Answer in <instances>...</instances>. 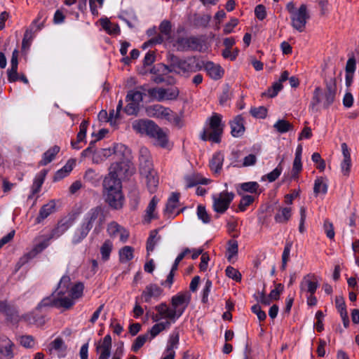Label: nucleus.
<instances>
[{"label":"nucleus","instance_id":"nucleus-3","mask_svg":"<svg viewBox=\"0 0 359 359\" xmlns=\"http://www.w3.org/2000/svg\"><path fill=\"white\" fill-rule=\"evenodd\" d=\"M67 229V226L65 225V224H59L52 231L50 234L41 235L36 237L34 240V245L33 248L20 259L18 262L20 267L24 266L32 259L35 257L39 253L44 250L50 245V241L51 239L58 238Z\"/></svg>","mask_w":359,"mask_h":359},{"label":"nucleus","instance_id":"nucleus-1","mask_svg":"<svg viewBox=\"0 0 359 359\" xmlns=\"http://www.w3.org/2000/svg\"><path fill=\"white\" fill-rule=\"evenodd\" d=\"M83 290L82 283L72 282L69 276H63L53 296L44 298L38 305L37 309L53 306L68 310L83 296Z\"/></svg>","mask_w":359,"mask_h":359},{"label":"nucleus","instance_id":"nucleus-45","mask_svg":"<svg viewBox=\"0 0 359 359\" xmlns=\"http://www.w3.org/2000/svg\"><path fill=\"white\" fill-rule=\"evenodd\" d=\"M59 151L60 147L57 146H54L48 149L46 152L44 153L40 164L42 165H46L51 162L54 159L56 154L59 152Z\"/></svg>","mask_w":359,"mask_h":359},{"label":"nucleus","instance_id":"nucleus-43","mask_svg":"<svg viewBox=\"0 0 359 359\" xmlns=\"http://www.w3.org/2000/svg\"><path fill=\"white\" fill-rule=\"evenodd\" d=\"M55 204L53 201H50L48 203L44 205L39 211V215L37 217L38 222H41V220L46 218L49 216L55 210Z\"/></svg>","mask_w":359,"mask_h":359},{"label":"nucleus","instance_id":"nucleus-24","mask_svg":"<svg viewBox=\"0 0 359 359\" xmlns=\"http://www.w3.org/2000/svg\"><path fill=\"white\" fill-rule=\"evenodd\" d=\"M156 128L155 130H153L152 134L149 137L154 139L155 144L161 147H165L168 144V135L157 125H156Z\"/></svg>","mask_w":359,"mask_h":359},{"label":"nucleus","instance_id":"nucleus-13","mask_svg":"<svg viewBox=\"0 0 359 359\" xmlns=\"http://www.w3.org/2000/svg\"><path fill=\"white\" fill-rule=\"evenodd\" d=\"M147 115L150 117L171 121L175 117V113L167 107L160 104H154L147 107Z\"/></svg>","mask_w":359,"mask_h":359},{"label":"nucleus","instance_id":"nucleus-64","mask_svg":"<svg viewBox=\"0 0 359 359\" xmlns=\"http://www.w3.org/2000/svg\"><path fill=\"white\" fill-rule=\"evenodd\" d=\"M283 290V285L280 283H278L276 285L275 288L271 291L269 293V298L272 300H277L280 297V293Z\"/></svg>","mask_w":359,"mask_h":359},{"label":"nucleus","instance_id":"nucleus-42","mask_svg":"<svg viewBox=\"0 0 359 359\" xmlns=\"http://www.w3.org/2000/svg\"><path fill=\"white\" fill-rule=\"evenodd\" d=\"M238 254V243L236 241L231 240L228 243V247L226 252V257L228 260L233 262Z\"/></svg>","mask_w":359,"mask_h":359},{"label":"nucleus","instance_id":"nucleus-39","mask_svg":"<svg viewBox=\"0 0 359 359\" xmlns=\"http://www.w3.org/2000/svg\"><path fill=\"white\" fill-rule=\"evenodd\" d=\"M283 161L280 162V163L271 172H269L266 175H264L262 177V181H268L269 182H273L276 180L283 172V167L281 165V163Z\"/></svg>","mask_w":359,"mask_h":359},{"label":"nucleus","instance_id":"nucleus-26","mask_svg":"<svg viewBox=\"0 0 359 359\" xmlns=\"http://www.w3.org/2000/svg\"><path fill=\"white\" fill-rule=\"evenodd\" d=\"M205 69L208 74L213 79L217 80L220 79L224 74L222 68L217 64L212 62H208L205 65Z\"/></svg>","mask_w":359,"mask_h":359},{"label":"nucleus","instance_id":"nucleus-50","mask_svg":"<svg viewBox=\"0 0 359 359\" xmlns=\"http://www.w3.org/2000/svg\"><path fill=\"white\" fill-rule=\"evenodd\" d=\"M143 99V93L140 90H130L126 97V100H132L140 105Z\"/></svg>","mask_w":359,"mask_h":359},{"label":"nucleus","instance_id":"nucleus-44","mask_svg":"<svg viewBox=\"0 0 359 359\" xmlns=\"http://www.w3.org/2000/svg\"><path fill=\"white\" fill-rule=\"evenodd\" d=\"M134 249L130 246H124L119 250V259L121 262H128L133 259Z\"/></svg>","mask_w":359,"mask_h":359},{"label":"nucleus","instance_id":"nucleus-61","mask_svg":"<svg viewBox=\"0 0 359 359\" xmlns=\"http://www.w3.org/2000/svg\"><path fill=\"white\" fill-rule=\"evenodd\" d=\"M335 304H336L337 311L340 313V316H341V315L345 316V314L347 313L346 309V304H345L344 300L342 297H337L335 299Z\"/></svg>","mask_w":359,"mask_h":359},{"label":"nucleus","instance_id":"nucleus-12","mask_svg":"<svg viewBox=\"0 0 359 359\" xmlns=\"http://www.w3.org/2000/svg\"><path fill=\"white\" fill-rule=\"evenodd\" d=\"M148 93L152 98L158 102L176 100L179 95V90L175 87L168 88H151L149 90Z\"/></svg>","mask_w":359,"mask_h":359},{"label":"nucleus","instance_id":"nucleus-7","mask_svg":"<svg viewBox=\"0 0 359 359\" xmlns=\"http://www.w3.org/2000/svg\"><path fill=\"white\" fill-rule=\"evenodd\" d=\"M334 97L335 92L331 87H327L325 90L316 87L313 91L311 107L313 110H317L319 105L327 108L334 102Z\"/></svg>","mask_w":359,"mask_h":359},{"label":"nucleus","instance_id":"nucleus-22","mask_svg":"<svg viewBox=\"0 0 359 359\" xmlns=\"http://www.w3.org/2000/svg\"><path fill=\"white\" fill-rule=\"evenodd\" d=\"M0 312L4 313L7 318L11 322H18L20 320L16 309L6 301L0 302Z\"/></svg>","mask_w":359,"mask_h":359},{"label":"nucleus","instance_id":"nucleus-10","mask_svg":"<svg viewBox=\"0 0 359 359\" xmlns=\"http://www.w3.org/2000/svg\"><path fill=\"white\" fill-rule=\"evenodd\" d=\"M191 298V294L188 291L178 292L172 297L170 301L171 306L178 318L183 314L188 307Z\"/></svg>","mask_w":359,"mask_h":359},{"label":"nucleus","instance_id":"nucleus-14","mask_svg":"<svg viewBox=\"0 0 359 359\" xmlns=\"http://www.w3.org/2000/svg\"><path fill=\"white\" fill-rule=\"evenodd\" d=\"M111 337L109 334H107L102 339H100L95 344L98 359L109 358L111 355Z\"/></svg>","mask_w":359,"mask_h":359},{"label":"nucleus","instance_id":"nucleus-36","mask_svg":"<svg viewBox=\"0 0 359 359\" xmlns=\"http://www.w3.org/2000/svg\"><path fill=\"white\" fill-rule=\"evenodd\" d=\"M93 144V142H91L90 143V146L88 148H86V149H84L81 152V156L83 157H87L90 154H93L92 159H93V163H101L102 161H103L105 159L103 157V156L101 155L100 150L96 151H93V147H92Z\"/></svg>","mask_w":359,"mask_h":359},{"label":"nucleus","instance_id":"nucleus-30","mask_svg":"<svg viewBox=\"0 0 359 359\" xmlns=\"http://www.w3.org/2000/svg\"><path fill=\"white\" fill-rule=\"evenodd\" d=\"M0 353L8 358L13 357V343L9 339L6 337H1L0 339Z\"/></svg>","mask_w":359,"mask_h":359},{"label":"nucleus","instance_id":"nucleus-40","mask_svg":"<svg viewBox=\"0 0 359 359\" xmlns=\"http://www.w3.org/2000/svg\"><path fill=\"white\" fill-rule=\"evenodd\" d=\"M170 327L169 322H158L154 325L150 329L148 335H150L151 339H154L156 337L160 332L163 330H165Z\"/></svg>","mask_w":359,"mask_h":359},{"label":"nucleus","instance_id":"nucleus-55","mask_svg":"<svg viewBox=\"0 0 359 359\" xmlns=\"http://www.w3.org/2000/svg\"><path fill=\"white\" fill-rule=\"evenodd\" d=\"M22 318L30 324H35L37 326H41L45 323L44 318L42 316H33L32 313L27 314Z\"/></svg>","mask_w":359,"mask_h":359},{"label":"nucleus","instance_id":"nucleus-18","mask_svg":"<svg viewBox=\"0 0 359 359\" xmlns=\"http://www.w3.org/2000/svg\"><path fill=\"white\" fill-rule=\"evenodd\" d=\"M140 173L146 178V183L149 192L154 193L158 184L156 172L152 169V167H142L140 170Z\"/></svg>","mask_w":359,"mask_h":359},{"label":"nucleus","instance_id":"nucleus-2","mask_svg":"<svg viewBox=\"0 0 359 359\" xmlns=\"http://www.w3.org/2000/svg\"><path fill=\"white\" fill-rule=\"evenodd\" d=\"M119 167L120 163H112L109 169V175L103 182L105 201L111 208L116 210L121 209L124 204L121 182L118 178L117 169Z\"/></svg>","mask_w":359,"mask_h":359},{"label":"nucleus","instance_id":"nucleus-25","mask_svg":"<svg viewBox=\"0 0 359 359\" xmlns=\"http://www.w3.org/2000/svg\"><path fill=\"white\" fill-rule=\"evenodd\" d=\"M231 133L235 137H241L245 132L244 121L241 116H237L230 123Z\"/></svg>","mask_w":359,"mask_h":359},{"label":"nucleus","instance_id":"nucleus-52","mask_svg":"<svg viewBox=\"0 0 359 359\" xmlns=\"http://www.w3.org/2000/svg\"><path fill=\"white\" fill-rule=\"evenodd\" d=\"M355 69H356V60L353 56H351L347 60L346 65V68H345L347 79H348L351 76H353Z\"/></svg>","mask_w":359,"mask_h":359},{"label":"nucleus","instance_id":"nucleus-20","mask_svg":"<svg viewBox=\"0 0 359 359\" xmlns=\"http://www.w3.org/2000/svg\"><path fill=\"white\" fill-rule=\"evenodd\" d=\"M318 287V280L313 275H307L305 276L300 285L302 291L314 294Z\"/></svg>","mask_w":359,"mask_h":359},{"label":"nucleus","instance_id":"nucleus-28","mask_svg":"<svg viewBox=\"0 0 359 359\" xmlns=\"http://www.w3.org/2000/svg\"><path fill=\"white\" fill-rule=\"evenodd\" d=\"M184 182L187 188L193 187L198 184H207L209 180L206 178L203 177L201 175L197 173L187 175L184 177Z\"/></svg>","mask_w":359,"mask_h":359},{"label":"nucleus","instance_id":"nucleus-41","mask_svg":"<svg viewBox=\"0 0 359 359\" xmlns=\"http://www.w3.org/2000/svg\"><path fill=\"white\" fill-rule=\"evenodd\" d=\"M140 169L144 168L152 167L150 161V153L147 148L141 147L140 149Z\"/></svg>","mask_w":359,"mask_h":359},{"label":"nucleus","instance_id":"nucleus-49","mask_svg":"<svg viewBox=\"0 0 359 359\" xmlns=\"http://www.w3.org/2000/svg\"><path fill=\"white\" fill-rule=\"evenodd\" d=\"M46 175V172L43 171V172H41L39 175L36 176L32 187V195H35L40 191L41 187L44 182Z\"/></svg>","mask_w":359,"mask_h":359},{"label":"nucleus","instance_id":"nucleus-46","mask_svg":"<svg viewBox=\"0 0 359 359\" xmlns=\"http://www.w3.org/2000/svg\"><path fill=\"white\" fill-rule=\"evenodd\" d=\"M101 25L109 34H116L120 32V28L117 24L111 22L107 19L101 20Z\"/></svg>","mask_w":359,"mask_h":359},{"label":"nucleus","instance_id":"nucleus-4","mask_svg":"<svg viewBox=\"0 0 359 359\" xmlns=\"http://www.w3.org/2000/svg\"><path fill=\"white\" fill-rule=\"evenodd\" d=\"M222 116L215 113L206 122L201 137L204 141H211L219 143L221 141V136L224 130V123L222 121Z\"/></svg>","mask_w":359,"mask_h":359},{"label":"nucleus","instance_id":"nucleus-35","mask_svg":"<svg viewBox=\"0 0 359 359\" xmlns=\"http://www.w3.org/2000/svg\"><path fill=\"white\" fill-rule=\"evenodd\" d=\"M328 185L327 181L323 177H318L315 180L313 186V192L316 196L320 194L325 195L327 191Z\"/></svg>","mask_w":359,"mask_h":359},{"label":"nucleus","instance_id":"nucleus-54","mask_svg":"<svg viewBox=\"0 0 359 359\" xmlns=\"http://www.w3.org/2000/svg\"><path fill=\"white\" fill-rule=\"evenodd\" d=\"M197 216L205 224H208L210 222V216L207 212L205 206L202 205H198L197 207Z\"/></svg>","mask_w":359,"mask_h":359},{"label":"nucleus","instance_id":"nucleus-62","mask_svg":"<svg viewBox=\"0 0 359 359\" xmlns=\"http://www.w3.org/2000/svg\"><path fill=\"white\" fill-rule=\"evenodd\" d=\"M302 169V159L294 158L292 165V177L295 179Z\"/></svg>","mask_w":359,"mask_h":359},{"label":"nucleus","instance_id":"nucleus-37","mask_svg":"<svg viewBox=\"0 0 359 359\" xmlns=\"http://www.w3.org/2000/svg\"><path fill=\"white\" fill-rule=\"evenodd\" d=\"M179 341L180 332L178 330L175 329L169 336L165 350L175 351V349L177 348L178 347Z\"/></svg>","mask_w":359,"mask_h":359},{"label":"nucleus","instance_id":"nucleus-16","mask_svg":"<svg viewBox=\"0 0 359 359\" xmlns=\"http://www.w3.org/2000/svg\"><path fill=\"white\" fill-rule=\"evenodd\" d=\"M107 231L111 238L119 237L122 243H126L129 238L128 231L116 222H111L108 224Z\"/></svg>","mask_w":359,"mask_h":359},{"label":"nucleus","instance_id":"nucleus-15","mask_svg":"<svg viewBox=\"0 0 359 359\" xmlns=\"http://www.w3.org/2000/svg\"><path fill=\"white\" fill-rule=\"evenodd\" d=\"M163 289L156 284H149L143 290L141 299L144 302H151L153 300L157 301L163 296Z\"/></svg>","mask_w":359,"mask_h":359},{"label":"nucleus","instance_id":"nucleus-53","mask_svg":"<svg viewBox=\"0 0 359 359\" xmlns=\"http://www.w3.org/2000/svg\"><path fill=\"white\" fill-rule=\"evenodd\" d=\"M241 196L242 197L238 205V208L241 211L243 212L254 202L255 197L252 195L242 194Z\"/></svg>","mask_w":359,"mask_h":359},{"label":"nucleus","instance_id":"nucleus-8","mask_svg":"<svg viewBox=\"0 0 359 359\" xmlns=\"http://www.w3.org/2000/svg\"><path fill=\"white\" fill-rule=\"evenodd\" d=\"M234 197L235 194L233 192H229L227 191L213 194L212 199L214 211L219 214L224 213L229 208Z\"/></svg>","mask_w":359,"mask_h":359},{"label":"nucleus","instance_id":"nucleus-11","mask_svg":"<svg viewBox=\"0 0 359 359\" xmlns=\"http://www.w3.org/2000/svg\"><path fill=\"white\" fill-rule=\"evenodd\" d=\"M105 222L104 210L101 206L91 208L83 217V223L90 229L94 224L101 227Z\"/></svg>","mask_w":359,"mask_h":359},{"label":"nucleus","instance_id":"nucleus-9","mask_svg":"<svg viewBox=\"0 0 359 359\" xmlns=\"http://www.w3.org/2000/svg\"><path fill=\"white\" fill-rule=\"evenodd\" d=\"M156 313L151 316V319L154 322H169L170 325L174 323L179 318L172 310V306L169 307L166 303H161L154 307Z\"/></svg>","mask_w":359,"mask_h":359},{"label":"nucleus","instance_id":"nucleus-60","mask_svg":"<svg viewBox=\"0 0 359 359\" xmlns=\"http://www.w3.org/2000/svg\"><path fill=\"white\" fill-rule=\"evenodd\" d=\"M251 114L259 118H264L267 115V109L264 107H255L250 110Z\"/></svg>","mask_w":359,"mask_h":359},{"label":"nucleus","instance_id":"nucleus-51","mask_svg":"<svg viewBox=\"0 0 359 359\" xmlns=\"http://www.w3.org/2000/svg\"><path fill=\"white\" fill-rule=\"evenodd\" d=\"M113 248V243L109 240H106L100 248V253L104 260H107Z\"/></svg>","mask_w":359,"mask_h":359},{"label":"nucleus","instance_id":"nucleus-38","mask_svg":"<svg viewBox=\"0 0 359 359\" xmlns=\"http://www.w3.org/2000/svg\"><path fill=\"white\" fill-rule=\"evenodd\" d=\"M90 230V229L82 222L79 228L75 231L72 238V242L74 243H78L81 242L84 238L86 237Z\"/></svg>","mask_w":359,"mask_h":359},{"label":"nucleus","instance_id":"nucleus-31","mask_svg":"<svg viewBox=\"0 0 359 359\" xmlns=\"http://www.w3.org/2000/svg\"><path fill=\"white\" fill-rule=\"evenodd\" d=\"M159 200L156 196H154L152 199L150 201L147 210L146 214L144 217V219L147 222H150L151 219L156 218V213L155 212L156 208L158 203Z\"/></svg>","mask_w":359,"mask_h":359},{"label":"nucleus","instance_id":"nucleus-19","mask_svg":"<svg viewBox=\"0 0 359 359\" xmlns=\"http://www.w3.org/2000/svg\"><path fill=\"white\" fill-rule=\"evenodd\" d=\"M180 206V194L177 193H172L168 200L166 207L165 209V214L168 215L169 217H174L179 215L183 211V209L177 211L176 209Z\"/></svg>","mask_w":359,"mask_h":359},{"label":"nucleus","instance_id":"nucleus-58","mask_svg":"<svg viewBox=\"0 0 359 359\" xmlns=\"http://www.w3.org/2000/svg\"><path fill=\"white\" fill-rule=\"evenodd\" d=\"M127 104L125 107V111L128 115L136 114L139 110V104L132 100H126Z\"/></svg>","mask_w":359,"mask_h":359},{"label":"nucleus","instance_id":"nucleus-21","mask_svg":"<svg viewBox=\"0 0 359 359\" xmlns=\"http://www.w3.org/2000/svg\"><path fill=\"white\" fill-rule=\"evenodd\" d=\"M289 79V73L287 71H284L278 81L275 82L271 88H269L266 92L262 93V95H266L269 97H273L276 96L279 91L283 88L282 83L287 81Z\"/></svg>","mask_w":359,"mask_h":359},{"label":"nucleus","instance_id":"nucleus-33","mask_svg":"<svg viewBox=\"0 0 359 359\" xmlns=\"http://www.w3.org/2000/svg\"><path fill=\"white\" fill-rule=\"evenodd\" d=\"M161 240V236L158 235V230H152L147 241V250L148 253H150L154 250L156 245Z\"/></svg>","mask_w":359,"mask_h":359},{"label":"nucleus","instance_id":"nucleus-47","mask_svg":"<svg viewBox=\"0 0 359 359\" xmlns=\"http://www.w3.org/2000/svg\"><path fill=\"white\" fill-rule=\"evenodd\" d=\"M126 148L123 144H117L114 147V149L107 148V149H100V154L103 156L104 159H107L108 157L111 156L112 154L114 155V156H117L118 151H123L126 150Z\"/></svg>","mask_w":359,"mask_h":359},{"label":"nucleus","instance_id":"nucleus-17","mask_svg":"<svg viewBox=\"0 0 359 359\" xmlns=\"http://www.w3.org/2000/svg\"><path fill=\"white\" fill-rule=\"evenodd\" d=\"M155 123L150 120L139 119L135 120L132 123L133 129L140 135L150 136L153 130L156 128Z\"/></svg>","mask_w":359,"mask_h":359},{"label":"nucleus","instance_id":"nucleus-57","mask_svg":"<svg viewBox=\"0 0 359 359\" xmlns=\"http://www.w3.org/2000/svg\"><path fill=\"white\" fill-rule=\"evenodd\" d=\"M323 229L328 238L331 240L334 239L335 233L334 230L333 224L328 219H325L324 221Z\"/></svg>","mask_w":359,"mask_h":359},{"label":"nucleus","instance_id":"nucleus-27","mask_svg":"<svg viewBox=\"0 0 359 359\" xmlns=\"http://www.w3.org/2000/svg\"><path fill=\"white\" fill-rule=\"evenodd\" d=\"M75 165L76 160L69 159L61 169L56 172L54 175L53 180L55 182L60 181L64 177H67L73 170Z\"/></svg>","mask_w":359,"mask_h":359},{"label":"nucleus","instance_id":"nucleus-63","mask_svg":"<svg viewBox=\"0 0 359 359\" xmlns=\"http://www.w3.org/2000/svg\"><path fill=\"white\" fill-rule=\"evenodd\" d=\"M238 24V20L235 18H231L229 22H227L224 27L223 32L225 34H230L233 32V29Z\"/></svg>","mask_w":359,"mask_h":359},{"label":"nucleus","instance_id":"nucleus-48","mask_svg":"<svg viewBox=\"0 0 359 359\" xmlns=\"http://www.w3.org/2000/svg\"><path fill=\"white\" fill-rule=\"evenodd\" d=\"M273 128L278 133H285L292 129V125L285 119H279L274 123Z\"/></svg>","mask_w":359,"mask_h":359},{"label":"nucleus","instance_id":"nucleus-5","mask_svg":"<svg viewBox=\"0 0 359 359\" xmlns=\"http://www.w3.org/2000/svg\"><path fill=\"white\" fill-rule=\"evenodd\" d=\"M286 10L290 13L292 27L299 32H304L309 17L306 6L302 4L297 8L294 2L290 1L286 5Z\"/></svg>","mask_w":359,"mask_h":359},{"label":"nucleus","instance_id":"nucleus-32","mask_svg":"<svg viewBox=\"0 0 359 359\" xmlns=\"http://www.w3.org/2000/svg\"><path fill=\"white\" fill-rule=\"evenodd\" d=\"M50 354H60L65 350V344L61 338H56L48 346Z\"/></svg>","mask_w":359,"mask_h":359},{"label":"nucleus","instance_id":"nucleus-23","mask_svg":"<svg viewBox=\"0 0 359 359\" xmlns=\"http://www.w3.org/2000/svg\"><path fill=\"white\" fill-rule=\"evenodd\" d=\"M259 187V184L257 182H248L238 184L236 189L238 194L240 196L243 194V192L259 195L260 194Z\"/></svg>","mask_w":359,"mask_h":359},{"label":"nucleus","instance_id":"nucleus-29","mask_svg":"<svg viewBox=\"0 0 359 359\" xmlns=\"http://www.w3.org/2000/svg\"><path fill=\"white\" fill-rule=\"evenodd\" d=\"M224 156L221 152H216L213 154L210 161V168L212 171L219 173L222 170Z\"/></svg>","mask_w":359,"mask_h":359},{"label":"nucleus","instance_id":"nucleus-34","mask_svg":"<svg viewBox=\"0 0 359 359\" xmlns=\"http://www.w3.org/2000/svg\"><path fill=\"white\" fill-rule=\"evenodd\" d=\"M292 215V208L290 207L280 208L275 215V220L278 223L287 222Z\"/></svg>","mask_w":359,"mask_h":359},{"label":"nucleus","instance_id":"nucleus-6","mask_svg":"<svg viewBox=\"0 0 359 359\" xmlns=\"http://www.w3.org/2000/svg\"><path fill=\"white\" fill-rule=\"evenodd\" d=\"M156 69L158 72H160L163 74H166L169 72H175L185 75L190 72H196L197 70V67L195 64V60L189 59L179 61L176 64H172L170 66L159 64L157 65Z\"/></svg>","mask_w":359,"mask_h":359},{"label":"nucleus","instance_id":"nucleus-59","mask_svg":"<svg viewBox=\"0 0 359 359\" xmlns=\"http://www.w3.org/2000/svg\"><path fill=\"white\" fill-rule=\"evenodd\" d=\"M292 247V243L288 241L285 243L284 250L282 255L283 266L285 267V264L290 257V252Z\"/></svg>","mask_w":359,"mask_h":359},{"label":"nucleus","instance_id":"nucleus-56","mask_svg":"<svg viewBox=\"0 0 359 359\" xmlns=\"http://www.w3.org/2000/svg\"><path fill=\"white\" fill-rule=\"evenodd\" d=\"M149 337L148 334H142L138 336L134 341L132 350L135 352L137 351L147 341Z\"/></svg>","mask_w":359,"mask_h":359}]
</instances>
